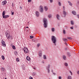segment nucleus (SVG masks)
<instances>
[{
    "instance_id": "20",
    "label": "nucleus",
    "mask_w": 79,
    "mask_h": 79,
    "mask_svg": "<svg viewBox=\"0 0 79 79\" xmlns=\"http://www.w3.org/2000/svg\"><path fill=\"white\" fill-rule=\"evenodd\" d=\"M1 69L2 72H4V71H5V68L3 67L1 68Z\"/></svg>"
},
{
    "instance_id": "48",
    "label": "nucleus",
    "mask_w": 79,
    "mask_h": 79,
    "mask_svg": "<svg viewBox=\"0 0 79 79\" xmlns=\"http://www.w3.org/2000/svg\"><path fill=\"white\" fill-rule=\"evenodd\" d=\"M53 74L54 75V76H55V75H56V73H53Z\"/></svg>"
},
{
    "instance_id": "10",
    "label": "nucleus",
    "mask_w": 79,
    "mask_h": 79,
    "mask_svg": "<svg viewBox=\"0 0 79 79\" xmlns=\"http://www.w3.org/2000/svg\"><path fill=\"white\" fill-rule=\"evenodd\" d=\"M67 2L69 5H70V6H73V3H71V1H68Z\"/></svg>"
},
{
    "instance_id": "37",
    "label": "nucleus",
    "mask_w": 79,
    "mask_h": 79,
    "mask_svg": "<svg viewBox=\"0 0 79 79\" xmlns=\"http://www.w3.org/2000/svg\"><path fill=\"white\" fill-rule=\"evenodd\" d=\"M49 1L50 3H53V0H49Z\"/></svg>"
},
{
    "instance_id": "44",
    "label": "nucleus",
    "mask_w": 79,
    "mask_h": 79,
    "mask_svg": "<svg viewBox=\"0 0 79 79\" xmlns=\"http://www.w3.org/2000/svg\"><path fill=\"white\" fill-rule=\"evenodd\" d=\"M64 44L66 45V46H68V44L66 43L65 42Z\"/></svg>"
},
{
    "instance_id": "28",
    "label": "nucleus",
    "mask_w": 79,
    "mask_h": 79,
    "mask_svg": "<svg viewBox=\"0 0 79 79\" xmlns=\"http://www.w3.org/2000/svg\"><path fill=\"white\" fill-rule=\"evenodd\" d=\"M64 65L65 66H68V64L66 62H65L64 63Z\"/></svg>"
},
{
    "instance_id": "25",
    "label": "nucleus",
    "mask_w": 79,
    "mask_h": 79,
    "mask_svg": "<svg viewBox=\"0 0 79 79\" xmlns=\"http://www.w3.org/2000/svg\"><path fill=\"white\" fill-rule=\"evenodd\" d=\"M43 58L44 60H47V56L45 55H43Z\"/></svg>"
},
{
    "instance_id": "38",
    "label": "nucleus",
    "mask_w": 79,
    "mask_h": 79,
    "mask_svg": "<svg viewBox=\"0 0 79 79\" xmlns=\"http://www.w3.org/2000/svg\"><path fill=\"white\" fill-rule=\"evenodd\" d=\"M67 39H69V40H72V38L71 37H67Z\"/></svg>"
},
{
    "instance_id": "27",
    "label": "nucleus",
    "mask_w": 79,
    "mask_h": 79,
    "mask_svg": "<svg viewBox=\"0 0 79 79\" xmlns=\"http://www.w3.org/2000/svg\"><path fill=\"white\" fill-rule=\"evenodd\" d=\"M36 74H36V73L34 72H33V73L32 74V75H33V76H35Z\"/></svg>"
},
{
    "instance_id": "55",
    "label": "nucleus",
    "mask_w": 79,
    "mask_h": 79,
    "mask_svg": "<svg viewBox=\"0 0 79 79\" xmlns=\"http://www.w3.org/2000/svg\"><path fill=\"white\" fill-rule=\"evenodd\" d=\"M4 79H7V78H5Z\"/></svg>"
},
{
    "instance_id": "12",
    "label": "nucleus",
    "mask_w": 79,
    "mask_h": 79,
    "mask_svg": "<svg viewBox=\"0 0 79 79\" xmlns=\"http://www.w3.org/2000/svg\"><path fill=\"white\" fill-rule=\"evenodd\" d=\"M8 35V33H6V37H7V38L8 39H10V36Z\"/></svg>"
},
{
    "instance_id": "15",
    "label": "nucleus",
    "mask_w": 79,
    "mask_h": 79,
    "mask_svg": "<svg viewBox=\"0 0 79 79\" xmlns=\"http://www.w3.org/2000/svg\"><path fill=\"white\" fill-rule=\"evenodd\" d=\"M10 16V15H5L4 16V17H3V18H8Z\"/></svg>"
},
{
    "instance_id": "1",
    "label": "nucleus",
    "mask_w": 79,
    "mask_h": 79,
    "mask_svg": "<svg viewBox=\"0 0 79 79\" xmlns=\"http://www.w3.org/2000/svg\"><path fill=\"white\" fill-rule=\"evenodd\" d=\"M51 40L54 45L56 46V37L55 36H51Z\"/></svg>"
},
{
    "instance_id": "24",
    "label": "nucleus",
    "mask_w": 79,
    "mask_h": 79,
    "mask_svg": "<svg viewBox=\"0 0 79 79\" xmlns=\"http://www.w3.org/2000/svg\"><path fill=\"white\" fill-rule=\"evenodd\" d=\"M67 55L68 56H71V53L69 52H67Z\"/></svg>"
},
{
    "instance_id": "35",
    "label": "nucleus",
    "mask_w": 79,
    "mask_h": 79,
    "mask_svg": "<svg viewBox=\"0 0 79 79\" xmlns=\"http://www.w3.org/2000/svg\"><path fill=\"white\" fill-rule=\"evenodd\" d=\"M12 48H13V49H14V50H15V49H16V48L15 47V46L14 45L12 46Z\"/></svg>"
},
{
    "instance_id": "2",
    "label": "nucleus",
    "mask_w": 79,
    "mask_h": 79,
    "mask_svg": "<svg viewBox=\"0 0 79 79\" xmlns=\"http://www.w3.org/2000/svg\"><path fill=\"white\" fill-rule=\"evenodd\" d=\"M44 26L45 28H47L48 26V20L46 18H44L43 20Z\"/></svg>"
},
{
    "instance_id": "9",
    "label": "nucleus",
    "mask_w": 79,
    "mask_h": 79,
    "mask_svg": "<svg viewBox=\"0 0 79 79\" xmlns=\"http://www.w3.org/2000/svg\"><path fill=\"white\" fill-rule=\"evenodd\" d=\"M36 15L37 17H39L40 14H39V12L38 11H36Z\"/></svg>"
},
{
    "instance_id": "29",
    "label": "nucleus",
    "mask_w": 79,
    "mask_h": 79,
    "mask_svg": "<svg viewBox=\"0 0 79 79\" xmlns=\"http://www.w3.org/2000/svg\"><path fill=\"white\" fill-rule=\"evenodd\" d=\"M1 57L3 60H5V56H2Z\"/></svg>"
},
{
    "instance_id": "43",
    "label": "nucleus",
    "mask_w": 79,
    "mask_h": 79,
    "mask_svg": "<svg viewBox=\"0 0 79 79\" xmlns=\"http://www.w3.org/2000/svg\"><path fill=\"white\" fill-rule=\"evenodd\" d=\"M30 38L31 39H32V38H33V36H30Z\"/></svg>"
},
{
    "instance_id": "21",
    "label": "nucleus",
    "mask_w": 79,
    "mask_h": 79,
    "mask_svg": "<svg viewBox=\"0 0 79 79\" xmlns=\"http://www.w3.org/2000/svg\"><path fill=\"white\" fill-rule=\"evenodd\" d=\"M71 23L72 25H73L74 24V22L73 20H72L71 22Z\"/></svg>"
},
{
    "instance_id": "14",
    "label": "nucleus",
    "mask_w": 79,
    "mask_h": 79,
    "mask_svg": "<svg viewBox=\"0 0 79 79\" xmlns=\"http://www.w3.org/2000/svg\"><path fill=\"white\" fill-rule=\"evenodd\" d=\"M44 10L46 11H47L48 10V7L47 6H45L44 7Z\"/></svg>"
},
{
    "instance_id": "30",
    "label": "nucleus",
    "mask_w": 79,
    "mask_h": 79,
    "mask_svg": "<svg viewBox=\"0 0 79 79\" xmlns=\"http://www.w3.org/2000/svg\"><path fill=\"white\" fill-rule=\"evenodd\" d=\"M58 5L60 6H61V2H58Z\"/></svg>"
},
{
    "instance_id": "40",
    "label": "nucleus",
    "mask_w": 79,
    "mask_h": 79,
    "mask_svg": "<svg viewBox=\"0 0 79 79\" xmlns=\"http://www.w3.org/2000/svg\"><path fill=\"white\" fill-rule=\"evenodd\" d=\"M58 78L59 79H62V77L61 76H59L58 77Z\"/></svg>"
},
{
    "instance_id": "8",
    "label": "nucleus",
    "mask_w": 79,
    "mask_h": 79,
    "mask_svg": "<svg viewBox=\"0 0 79 79\" xmlns=\"http://www.w3.org/2000/svg\"><path fill=\"white\" fill-rule=\"evenodd\" d=\"M42 50H40L39 52V56H40V57H42Z\"/></svg>"
},
{
    "instance_id": "6",
    "label": "nucleus",
    "mask_w": 79,
    "mask_h": 79,
    "mask_svg": "<svg viewBox=\"0 0 79 79\" xmlns=\"http://www.w3.org/2000/svg\"><path fill=\"white\" fill-rule=\"evenodd\" d=\"M1 43L2 44V45L3 47H6V44H5V42L2 40L1 42Z\"/></svg>"
},
{
    "instance_id": "33",
    "label": "nucleus",
    "mask_w": 79,
    "mask_h": 79,
    "mask_svg": "<svg viewBox=\"0 0 79 79\" xmlns=\"http://www.w3.org/2000/svg\"><path fill=\"white\" fill-rule=\"evenodd\" d=\"M63 33L64 34H66V31H65L64 30H63Z\"/></svg>"
},
{
    "instance_id": "36",
    "label": "nucleus",
    "mask_w": 79,
    "mask_h": 79,
    "mask_svg": "<svg viewBox=\"0 0 79 79\" xmlns=\"http://www.w3.org/2000/svg\"><path fill=\"white\" fill-rule=\"evenodd\" d=\"M69 72L70 73L71 76H73V73H72V72H71V70H69Z\"/></svg>"
},
{
    "instance_id": "4",
    "label": "nucleus",
    "mask_w": 79,
    "mask_h": 79,
    "mask_svg": "<svg viewBox=\"0 0 79 79\" xmlns=\"http://www.w3.org/2000/svg\"><path fill=\"white\" fill-rule=\"evenodd\" d=\"M40 11L41 13H43L44 12V8L42 6H40Z\"/></svg>"
},
{
    "instance_id": "45",
    "label": "nucleus",
    "mask_w": 79,
    "mask_h": 79,
    "mask_svg": "<svg viewBox=\"0 0 79 79\" xmlns=\"http://www.w3.org/2000/svg\"><path fill=\"white\" fill-rule=\"evenodd\" d=\"M14 15V12H11V15Z\"/></svg>"
},
{
    "instance_id": "22",
    "label": "nucleus",
    "mask_w": 79,
    "mask_h": 79,
    "mask_svg": "<svg viewBox=\"0 0 79 79\" xmlns=\"http://www.w3.org/2000/svg\"><path fill=\"white\" fill-rule=\"evenodd\" d=\"M63 41L64 42H68V40L66 38H63Z\"/></svg>"
},
{
    "instance_id": "34",
    "label": "nucleus",
    "mask_w": 79,
    "mask_h": 79,
    "mask_svg": "<svg viewBox=\"0 0 79 79\" xmlns=\"http://www.w3.org/2000/svg\"><path fill=\"white\" fill-rule=\"evenodd\" d=\"M40 46V44L39 43L37 44V47H39Z\"/></svg>"
},
{
    "instance_id": "7",
    "label": "nucleus",
    "mask_w": 79,
    "mask_h": 79,
    "mask_svg": "<svg viewBox=\"0 0 79 79\" xmlns=\"http://www.w3.org/2000/svg\"><path fill=\"white\" fill-rule=\"evenodd\" d=\"M6 3H7L6 1H3L2 2V5H5L6 4Z\"/></svg>"
},
{
    "instance_id": "18",
    "label": "nucleus",
    "mask_w": 79,
    "mask_h": 79,
    "mask_svg": "<svg viewBox=\"0 0 79 79\" xmlns=\"http://www.w3.org/2000/svg\"><path fill=\"white\" fill-rule=\"evenodd\" d=\"M26 59L28 61H30V60H31V58H30V57L27 56Z\"/></svg>"
},
{
    "instance_id": "51",
    "label": "nucleus",
    "mask_w": 79,
    "mask_h": 79,
    "mask_svg": "<svg viewBox=\"0 0 79 79\" xmlns=\"http://www.w3.org/2000/svg\"><path fill=\"white\" fill-rule=\"evenodd\" d=\"M42 63H43V64H44V63H45V62H44V61H43L42 62Z\"/></svg>"
},
{
    "instance_id": "39",
    "label": "nucleus",
    "mask_w": 79,
    "mask_h": 79,
    "mask_svg": "<svg viewBox=\"0 0 79 79\" xmlns=\"http://www.w3.org/2000/svg\"><path fill=\"white\" fill-rule=\"evenodd\" d=\"M63 11H65V7H64V6H63Z\"/></svg>"
},
{
    "instance_id": "47",
    "label": "nucleus",
    "mask_w": 79,
    "mask_h": 79,
    "mask_svg": "<svg viewBox=\"0 0 79 79\" xmlns=\"http://www.w3.org/2000/svg\"><path fill=\"white\" fill-rule=\"evenodd\" d=\"M30 79H33V78L31 77H29Z\"/></svg>"
},
{
    "instance_id": "5",
    "label": "nucleus",
    "mask_w": 79,
    "mask_h": 79,
    "mask_svg": "<svg viewBox=\"0 0 79 79\" xmlns=\"http://www.w3.org/2000/svg\"><path fill=\"white\" fill-rule=\"evenodd\" d=\"M50 64H48V66L46 67V69L48 70V73H50Z\"/></svg>"
},
{
    "instance_id": "31",
    "label": "nucleus",
    "mask_w": 79,
    "mask_h": 79,
    "mask_svg": "<svg viewBox=\"0 0 79 79\" xmlns=\"http://www.w3.org/2000/svg\"><path fill=\"white\" fill-rule=\"evenodd\" d=\"M48 16L49 18H52V15L51 14H50L48 15Z\"/></svg>"
},
{
    "instance_id": "57",
    "label": "nucleus",
    "mask_w": 79,
    "mask_h": 79,
    "mask_svg": "<svg viewBox=\"0 0 79 79\" xmlns=\"http://www.w3.org/2000/svg\"><path fill=\"white\" fill-rule=\"evenodd\" d=\"M12 5H13V3H12Z\"/></svg>"
},
{
    "instance_id": "54",
    "label": "nucleus",
    "mask_w": 79,
    "mask_h": 79,
    "mask_svg": "<svg viewBox=\"0 0 79 79\" xmlns=\"http://www.w3.org/2000/svg\"><path fill=\"white\" fill-rule=\"evenodd\" d=\"M34 69H35V68H34Z\"/></svg>"
},
{
    "instance_id": "16",
    "label": "nucleus",
    "mask_w": 79,
    "mask_h": 79,
    "mask_svg": "<svg viewBox=\"0 0 79 79\" xmlns=\"http://www.w3.org/2000/svg\"><path fill=\"white\" fill-rule=\"evenodd\" d=\"M51 31H52V32H55V28H52L51 29Z\"/></svg>"
},
{
    "instance_id": "23",
    "label": "nucleus",
    "mask_w": 79,
    "mask_h": 79,
    "mask_svg": "<svg viewBox=\"0 0 79 79\" xmlns=\"http://www.w3.org/2000/svg\"><path fill=\"white\" fill-rule=\"evenodd\" d=\"M5 11H3L2 13V17H4V16H5Z\"/></svg>"
},
{
    "instance_id": "41",
    "label": "nucleus",
    "mask_w": 79,
    "mask_h": 79,
    "mask_svg": "<svg viewBox=\"0 0 79 79\" xmlns=\"http://www.w3.org/2000/svg\"><path fill=\"white\" fill-rule=\"evenodd\" d=\"M74 27H70V29H74Z\"/></svg>"
},
{
    "instance_id": "50",
    "label": "nucleus",
    "mask_w": 79,
    "mask_h": 79,
    "mask_svg": "<svg viewBox=\"0 0 79 79\" xmlns=\"http://www.w3.org/2000/svg\"><path fill=\"white\" fill-rule=\"evenodd\" d=\"M77 73L78 74H79V70L78 71Z\"/></svg>"
},
{
    "instance_id": "17",
    "label": "nucleus",
    "mask_w": 79,
    "mask_h": 79,
    "mask_svg": "<svg viewBox=\"0 0 79 79\" xmlns=\"http://www.w3.org/2000/svg\"><path fill=\"white\" fill-rule=\"evenodd\" d=\"M72 13L74 15H76V12L74 10H73L72 11Z\"/></svg>"
},
{
    "instance_id": "42",
    "label": "nucleus",
    "mask_w": 79,
    "mask_h": 79,
    "mask_svg": "<svg viewBox=\"0 0 79 79\" xmlns=\"http://www.w3.org/2000/svg\"><path fill=\"white\" fill-rule=\"evenodd\" d=\"M28 2H32V0H28Z\"/></svg>"
},
{
    "instance_id": "3",
    "label": "nucleus",
    "mask_w": 79,
    "mask_h": 79,
    "mask_svg": "<svg viewBox=\"0 0 79 79\" xmlns=\"http://www.w3.org/2000/svg\"><path fill=\"white\" fill-rule=\"evenodd\" d=\"M23 51L25 53H27L29 52V50L27 47H24L23 49Z\"/></svg>"
},
{
    "instance_id": "52",
    "label": "nucleus",
    "mask_w": 79,
    "mask_h": 79,
    "mask_svg": "<svg viewBox=\"0 0 79 79\" xmlns=\"http://www.w3.org/2000/svg\"><path fill=\"white\" fill-rule=\"evenodd\" d=\"M20 8L21 9V10H22V7L20 6Z\"/></svg>"
},
{
    "instance_id": "49",
    "label": "nucleus",
    "mask_w": 79,
    "mask_h": 79,
    "mask_svg": "<svg viewBox=\"0 0 79 79\" xmlns=\"http://www.w3.org/2000/svg\"><path fill=\"white\" fill-rule=\"evenodd\" d=\"M77 4H78V5H79V1H78L77 2Z\"/></svg>"
},
{
    "instance_id": "19",
    "label": "nucleus",
    "mask_w": 79,
    "mask_h": 79,
    "mask_svg": "<svg viewBox=\"0 0 79 79\" xmlns=\"http://www.w3.org/2000/svg\"><path fill=\"white\" fill-rule=\"evenodd\" d=\"M67 79H72V77L70 75H69L67 77Z\"/></svg>"
},
{
    "instance_id": "32",
    "label": "nucleus",
    "mask_w": 79,
    "mask_h": 79,
    "mask_svg": "<svg viewBox=\"0 0 79 79\" xmlns=\"http://www.w3.org/2000/svg\"><path fill=\"white\" fill-rule=\"evenodd\" d=\"M16 60L17 62H19V58H17L16 59Z\"/></svg>"
},
{
    "instance_id": "13",
    "label": "nucleus",
    "mask_w": 79,
    "mask_h": 79,
    "mask_svg": "<svg viewBox=\"0 0 79 79\" xmlns=\"http://www.w3.org/2000/svg\"><path fill=\"white\" fill-rule=\"evenodd\" d=\"M63 14L65 16V17H66V12L65 10H63Z\"/></svg>"
},
{
    "instance_id": "46",
    "label": "nucleus",
    "mask_w": 79,
    "mask_h": 79,
    "mask_svg": "<svg viewBox=\"0 0 79 79\" xmlns=\"http://www.w3.org/2000/svg\"><path fill=\"white\" fill-rule=\"evenodd\" d=\"M77 16L78 19H79V15H77Z\"/></svg>"
},
{
    "instance_id": "11",
    "label": "nucleus",
    "mask_w": 79,
    "mask_h": 79,
    "mask_svg": "<svg viewBox=\"0 0 79 79\" xmlns=\"http://www.w3.org/2000/svg\"><path fill=\"white\" fill-rule=\"evenodd\" d=\"M56 18L57 19H58V20H60V16L58 14H57L56 15Z\"/></svg>"
},
{
    "instance_id": "53",
    "label": "nucleus",
    "mask_w": 79,
    "mask_h": 79,
    "mask_svg": "<svg viewBox=\"0 0 79 79\" xmlns=\"http://www.w3.org/2000/svg\"><path fill=\"white\" fill-rule=\"evenodd\" d=\"M26 28H29V27H26Z\"/></svg>"
},
{
    "instance_id": "56",
    "label": "nucleus",
    "mask_w": 79,
    "mask_h": 79,
    "mask_svg": "<svg viewBox=\"0 0 79 79\" xmlns=\"http://www.w3.org/2000/svg\"><path fill=\"white\" fill-rule=\"evenodd\" d=\"M52 73H53L52 70Z\"/></svg>"
},
{
    "instance_id": "26",
    "label": "nucleus",
    "mask_w": 79,
    "mask_h": 79,
    "mask_svg": "<svg viewBox=\"0 0 79 79\" xmlns=\"http://www.w3.org/2000/svg\"><path fill=\"white\" fill-rule=\"evenodd\" d=\"M63 58L64 60H66V56L65 55L63 56Z\"/></svg>"
}]
</instances>
